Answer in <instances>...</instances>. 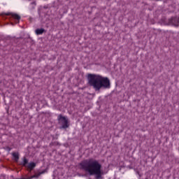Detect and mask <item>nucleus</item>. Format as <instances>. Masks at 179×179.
Segmentation results:
<instances>
[{
    "mask_svg": "<svg viewBox=\"0 0 179 179\" xmlns=\"http://www.w3.org/2000/svg\"><path fill=\"white\" fill-rule=\"evenodd\" d=\"M45 31V30H44V29H37L35 32L36 35H41L43 34V33Z\"/></svg>",
    "mask_w": 179,
    "mask_h": 179,
    "instance_id": "obj_9",
    "label": "nucleus"
},
{
    "mask_svg": "<svg viewBox=\"0 0 179 179\" xmlns=\"http://www.w3.org/2000/svg\"><path fill=\"white\" fill-rule=\"evenodd\" d=\"M18 179H26V178H18Z\"/></svg>",
    "mask_w": 179,
    "mask_h": 179,
    "instance_id": "obj_13",
    "label": "nucleus"
},
{
    "mask_svg": "<svg viewBox=\"0 0 179 179\" xmlns=\"http://www.w3.org/2000/svg\"><path fill=\"white\" fill-rule=\"evenodd\" d=\"M171 22L176 25H178L179 24V18H172L171 20Z\"/></svg>",
    "mask_w": 179,
    "mask_h": 179,
    "instance_id": "obj_10",
    "label": "nucleus"
},
{
    "mask_svg": "<svg viewBox=\"0 0 179 179\" xmlns=\"http://www.w3.org/2000/svg\"><path fill=\"white\" fill-rule=\"evenodd\" d=\"M17 164L18 165L26 168L27 166V164H29V159H27L26 157H23L22 158V162H18Z\"/></svg>",
    "mask_w": 179,
    "mask_h": 179,
    "instance_id": "obj_5",
    "label": "nucleus"
},
{
    "mask_svg": "<svg viewBox=\"0 0 179 179\" xmlns=\"http://www.w3.org/2000/svg\"><path fill=\"white\" fill-rule=\"evenodd\" d=\"M6 149H7V150H8V152L11 151V150H12L10 147H7Z\"/></svg>",
    "mask_w": 179,
    "mask_h": 179,
    "instance_id": "obj_11",
    "label": "nucleus"
},
{
    "mask_svg": "<svg viewBox=\"0 0 179 179\" xmlns=\"http://www.w3.org/2000/svg\"><path fill=\"white\" fill-rule=\"evenodd\" d=\"M88 83L96 91L101 88H110V83L108 78H103L99 75L89 74L87 76Z\"/></svg>",
    "mask_w": 179,
    "mask_h": 179,
    "instance_id": "obj_2",
    "label": "nucleus"
},
{
    "mask_svg": "<svg viewBox=\"0 0 179 179\" xmlns=\"http://www.w3.org/2000/svg\"><path fill=\"white\" fill-rule=\"evenodd\" d=\"M79 168L87 172L90 176H96V179L101 178V164L96 159L83 160L79 164Z\"/></svg>",
    "mask_w": 179,
    "mask_h": 179,
    "instance_id": "obj_1",
    "label": "nucleus"
},
{
    "mask_svg": "<svg viewBox=\"0 0 179 179\" xmlns=\"http://www.w3.org/2000/svg\"><path fill=\"white\" fill-rule=\"evenodd\" d=\"M36 167V163L34 162H28V164L27 165V167H25L28 171H31L34 168Z\"/></svg>",
    "mask_w": 179,
    "mask_h": 179,
    "instance_id": "obj_6",
    "label": "nucleus"
},
{
    "mask_svg": "<svg viewBox=\"0 0 179 179\" xmlns=\"http://www.w3.org/2000/svg\"><path fill=\"white\" fill-rule=\"evenodd\" d=\"M154 1H162V0H154Z\"/></svg>",
    "mask_w": 179,
    "mask_h": 179,
    "instance_id": "obj_12",
    "label": "nucleus"
},
{
    "mask_svg": "<svg viewBox=\"0 0 179 179\" xmlns=\"http://www.w3.org/2000/svg\"><path fill=\"white\" fill-rule=\"evenodd\" d=\"M6 15H10L11 16V19L13 20H14L15 24H19V22H20V16L16 13H7Z\"/></svg>",
    "mask_w": 179,
    "mask_h": 179,
    "instance_id": "obj_4",
    "label": "nucleus"
},
{
    "mask_svg": "<svg viewBox=\"0 0 179 179\" xmlns=\"http://www.w3.org/2000/svg\"><path fill=\"white\" fill-rule=\"evenodd\" d=\"M45 173V171H41V172H39L38 173H37V174H35V175H34V176H31L30 178H27V179H32V178H38V177L41 175V174H43V173Z\"/></svg>",
    "mask_w": 179,
    "mask_h": 179,
    "instance_id": "obj_8",
    "label": "nucleus"
},
{
    "mask_svg": "<svg viewBox=\"0 0 179 179\" xmlns=\"http://www.w3.org/2000/svg\"><path fill=\"white\" fill-rule=\"evenodd\" d=\"M57 119L59 121H61L62 127L63 129H66L69 127V124L68 123V119H66V117L62 116V115H59Z\"/></svg>",
    "mask_w": 179,
    "mask_h": 179,
    "instance_id": "obj_3",
    "label": "nucleus"
},
{
    "mask_svg": "<svg viewBox=\"0 0 179 179\" xmlns=\"http://www.w3.org/2000/svg\"><path fill=\"white\" fill-rule=\"evenodd\" d=\"M12 156L13 157V160L16 162V163H19V152H13L12 153Z\"/></svg>",
    "mask_w": 179,
    "mask_h": 179,
    "instance_id": "obj_7",
    "label": "nucleus"
}]
</instances>
